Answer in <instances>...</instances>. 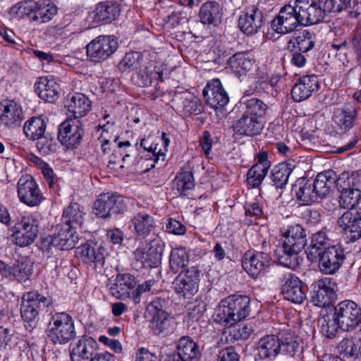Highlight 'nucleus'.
<instances>
[{
  "label": "nucleus",
  "instance_id": "nucleus-1",
  "mask_svg": "<svg viewBox=\"0 0 361 361\" xmlns=\"http://www.w3.org/2000/svg\"><path fill=\"white\" fill-rule=\"evenodd\" d=\"M250 303V299L246 295H230L219 302L214 314V320L224 326L235 324L249 315Z\"/></svg>",
  "mask_w": 361,
  "mask_h": 361
},
{
  "label": "nucleus",
  "instance_id": "nucleus-2",
  "mask_svg": "<svg viewBox=\"0 0 361 361\" xmlns=\"http://www.w3.org/2000/svg\"><path fill=\"white\" fill-rule=\"evenodd\" d=\"M47 336L54 345H65L76 336L73 317L65 312L53 314L48 323Z\"/></svg>",
  "mask_w": 361,
  "mask_h": 361
},
{
  "label": "nucleus",
  "instance_id": "nucleus-3",
  "mask_svg": "<svg viewBox=\"0 0 361 361\" xmlns=\"http://www.w3.org/2000/svg\"><path fill=\"white\" fill-rule=\"evenodd\" d=\"M336 188L340 193L339 204L345 209H353L361 200V183L357 173L343 172L336 179Z\"/></svg>",
  "mask_w": 361,
  "mask_h": 361
},
{
  "label": "nucleus",
  "instance_id": "nucleus-4",
  "mask_svg": "<svg viewBox=\"0 0 361 361\" xmlns=\"http://www.w3.org/2000/svg\"><path fill=\"white\" fill-rule=\"evenodd\" d=\"M127 210L125 198L117 193H102L94 203L93 212L101 218L123 214Z\"/></svg>",
  "mask_w": 361,
  "mask_h": 361
},
{
  "label": "nucleus",
  "instance_id": "nucleus-5",
  "mask_svg": "<svg viewBox=\"0 0 361 361\" xmlns=\"http://www.w3.org/2000/svg\"><path fill=\"white\" fill-rule=\"evenodd\" d=\"M145 243L135 250V259L144 268L157 267L161 264V240L156 237L146 239Z\"/></svg>",
  "mask_w": 361,
  "mask_h": 361
},
{
  "label": "nucleus",
  "instance_id": "nucleus-6",
  "mask_svg": "<svg viewBox=\"0 0 361 361\" xmlns=\"http://www.w3.org/2000/svg\"><path fill=\"white\" fill-rule=\"evenodd\" d=\"M295 4L302 26L319 23L327 13L321 0H295Z\"/></svg>",
  "mask_w": 361,
  "mask_h": 361
},
{
  "label": "nucleus",
  "instance_id": "nucleus-7",
  "mask_svg": "<svg viewBox=\"0 0 361 361\" xmlns=\"http://www.w3.org/2000/svg\"><path fill=\"white\" fill-rule=\"evenodd\" d=\"M334 313L344 331H351L361 323V308L352 300L339 302L334 307Z\"/></svg>",
  "mask_w": 361,
  "mask_h": 361
},
{
  "label": "nucleus",
  "instance_id": "nucleus-8",
  "mask_svg": "<svg viewBox=\"0 0 361 361\" xmlns=\"http://www.w3.org/2000/svg\"><path fill=\"white\" fill-rule=\"evenodd\" d=\"M118 49V42L114 36L101 35L92 39L87 46V56L95 63L107 59Z\"/></svg>",
  "mask_w": 361,
  "mask_h": 361
},
{
  "label": "nucleus",
  "instance_id": "nucleus-9",
  "mask_svg": "<svg viewBox=\"0 0 361 361\" xmlns=\"http://www.w3.org/2000/svg\"><path fill=\"white\" fill-rule=\"evenodd\" d=\"M295 4H286L281 8L278 15L271 20V27L277 33L285 35L294 31L301 25Z\"/></svg>",
  "mask_w": 361,
  "mask_h": 361
},
{
  "label": "nucleus",
  "instance_id": "nucleus-10",
  "mask_svg": "<svg viewBox=\"0 0 361 361\" xmlns=\"http://www.w3.org/2000/svg\"><path fill=\"white\" fill-rule=\"evenodd\" d=\"M85 130L78 119H66L59 126L58 140L67 149L78 147L84 135Z\"/></svg>",
  "mask_w": 361,
  "mask_h": 361
},
{
  "label": "nucleus",
  "instance_id": "nucleus-11",
  "mask_svg": "<svg viewBox=\"0 0 361 361\" xmlns=\"http://www.w3.org/2000/svg\"><path fill=\"white\" fill-rule=\"evenodd\" d=\"M51 303L47 298L37 292H28L23 295L20 305V314L25 322L34 321L39 313L44 311Z\"/></svg>",
  "mask_w": 361,
  "mask_h": 361
},
{
  "label": "nucleus",
  "instance_id": "nucleus-12",
  "mask_svg": "<svg viewBox=\"0 0 361 361\" xmlns=\"http://www.w3.org/2000/svg\"><path fill=\"white\" fill-rule=\"evenodd\" d=\"M317 258L320 271L325 274H334L341 267L345 259V255L341 245H335L324 248Z\"/></svg>",
  "mask_w": 361,
  "mask_h": 361
},
{
  "label": "nucleus",
  "instance_id": "nucleus-13",
  "mask_svg": "<svg viewBox=\"0 0 361 361\" xmlns=\"http://www.w3.org/2000/svg\"><path fill=\"white\" fill-rule=\"evenodd\" d=\"M200 271L192 266L179 274L173 282L176 293L183 298H190L198 290Z\"/></svg>",
  "mask_w": 361,
  "mask_h": 361
},
{
  "label": "nucleus",
  "instance_id": "nucleus-14",
  "mask_svg": "<svg viewBox=\"0 0 361 361\" xmlns=\"http://www.w3.org/2000/svg\"><path fill=\"white\" fill-rule=\"evenodd\" d=\"M67 224L56 225L54 233L45 238L43 243L45 246H53L59 250H69L73 248L78 242V236L75 230L70 228Z\"/></svg>",
  "mask_w": 361,
  "mask_h": 361
},
{
  "label": "nucleus",
  "instance_id": "nucleus-15",
  "mask_svg": "<svg viewBox=\"0 0 361 361\" xmlns=\"http://www.w3.org/2000/svg\"><path fill=\"white\" fill-rule=\"evenodd\" d=\"M271 259L269 255L267 252L249 250L244 255L242 266L250 276L257 278L263 275L269 269Z\"/></svg>",
  "mask_w": 361,
  "mask_h": 361
},
{
  "label": "nucleus",
  "instance_id": "nucleus-16",
  "mask_svg": "<svg viewBox=\"0 0 361 361\" xmlns=\"http://www.w3.org/2000/svg\"><path fill=\"white\" fill-rule=\"evenodd\" d=\"M18 196L21 202L30 207L39 205L43 196L34 178L28 174L23 176L18 181Z\"/></svg>",
  "mask_w": 361,
  "mask_h": 361
},
{
  "label": "nucleus",
  "instance_id": "nucleus-17",
  "mask_svg": "<svg viewBox=\"0 0 361 361\" xmlns=\"http://www.w3.org/2000/svg\"><path fill=\"white\" fill-rule=\"evenodd\" d=\"M39 232L37 221L30 216H24L13 228V235L18 245L27 246L36 239Z\"/></svg>",
  "mask_w": 361,
  "mask_h": 361
},
{
  "label": "nucleus",
  "instance_id": "nucleus-18",
  "mask_svg": "<svg viewBox=\"0 0 361 361\" xmlns=\"http://www.w3.org/2000/svg\"><path fill=\"white\" fill-rule=\"evenodd\" d=\"M281 281V293L286 300L300 304L306 299V291L302 282L294 274H285Z\"/></svg>",
  "mask_w": 361,
  "mask_h": 361
},
{
  "label": "nucleus",
  "instance_id": "nucleus-19",
  "mask_svg": "<svg viewBox=\"0 0 361 361\" xmlns=\"http://www.w3.org/2000/svg\"><path fill=\"white\" fill-rule=\"evenodd\" d=\"M336 296L329 279H319L312 283L311 299L314 305L321 307L329 306L334 301Z\"/></svg>",
  "mask_w": 361,
  "mask_h": 361
},
{
  "label": "nucleus",
  "instance_id": "nucleus-20",
  "mask_svg": "<svg viewBox=\"0 0 361 361\" xmlns=\"http://www.w3.org/2000/svg\"><path fill=\"white\" fill-rule=\"evenodd\" d=\"M337 224L344 231L348 243L361 239V212L347 211L338 218Z\"/></svg>",
  "mask_w": 361,
  "mask_h": 361
},
{
  "label": "nucleus",
  "instance_id": "nucleus-21",
  "mask_svg": "<svg viewBox=\"0 0 361 361\" xmlns=\"http://www.w3.org/2000/svg\"><path fill=\"white\" fill-rule=\"evenodd\" d=\"M264 24L262 11L255 5L245 8L238 19V27L246 35H254Z\"/></svg>",
  "mask_w": 361,
  "mask_h": 361
},
{
  "label": "nucleus",
  "instance_id": "nucleus-22",
  "mask_svg": "<svg viewBox=\"0 0 361 361\" xmlns=\"http://www.w3.org/2000/svg\"><path fill=\"white\" fill-rule=\"evenodd\" d=\"M202 94L207 104L214 109H221L229 102L228 94L218 79L209 82L204 88Z\"/></svg>",
  "mask_w": 361,
  "mask_h": 361
},
{
  "label": "nucleus",
  "instance_id": "nucleus-23",
  "mask_svg": "<svg viewBox=\"0 0 361 361\" xmlns=\"http://www.w3.org/2000/svg\"><path fill=\"white\" fill-rule=\"evenodd\" d=\"M319 82L315 75L300 77L292 88L291 94L294 101L301 102L308 99L313 92L318 91Z\"/></svg>",
  "mask_w": 361,
  "mask_h": 361
},
{
  "label": "nucleus",
  "instance_id": "nucleus-24",
  "mask_svg": "<svg viewBox=\"0 0 361 361\" xmlns=\"http://www.w3.org/2000/svg\"><path fill=\"white\" fill-rule=\"evenodd\" d=\"M281 231L283 238L282 243L286 245V247L301 252L306 246L307 233L301 225H290Z\"/></svg>",
  "mask_w": 361,
  "mask_h": 361
},
{
  "label": "nucleus",
  "instance_id": "nucleus-25",
  "mask_svg": "<svg viewBox=\"0 0 361 361\" xmlns=\"http://www.w3.org/2000/svg\"><path fill=\"white\" fill-rule=\"evenodd\" d=\"M93 13L95 21L103 24L111 23L120 16L121 8L115 1H102L97 4Z\"/></svg>",
  "mask_w": 361,
  "mask_h": 361
},
{
  "label": "nucleus",
  "instance_id": "nucleus-26",
  "mask_svg": "<svg viewBox=\"0 0 361 361\" xmlns=\"http://www.w3.org/2000/svg\"><path fill=\"white\" fill-rule=\"evenodd\" d=\"M97 341L92 337L82 336L71 353L72 361H92L94 359V353L97 350Z\"/></svg>",
  "mask_w": 361,
  "mask_h": 361
},
{
  "label": "nucleus",
  "instance_id": "nucleus-27",
  "mask_svg": "<svg viewBox=\"0 0 361 361\" xmlns=\"http://www.w3.org/2000/svg\"><path fill=\"white\" fill-rule=\"evenodd\" d=\"M234 131L240 135L255 136L259 135L264 128L262 121L245 113L233 125Z\"/></svg>",
  "mask_w": 361,
  "mask_h": 361
},
{
  "label": "nucleus",
  "instance_id": "nucleus-28",
  "mask_svg": "<svg viewBox=\"0 0 361 361\" xmlns=\"http://www.w3.org/2000/svg\"><path fill=\"white\" fill-rule=\"evenodd\" d=\"M132 223L138 237L145 239L148 237H157L155 234V221L154 218L145 212L135 214Z\"/></svg>",
  "mask_w": 361,
  "mask_h": 361
},
{
  "label": "nucleus",
  "instance_id": "nucleus-29",
  "mask_svg": "<svg viewBox=\"0 0 361 361\" xmlns=\"http://www.w3.org/2000/svg\"><path fill=\"white\" fill-rule=\"evenodd\" d=\"M293 190L297 200L303 205H310L318 199L313 183L305 178H298L293 187Z\"/></svg>",
  "mask_w": 361,
  "mask_h": 361
},
{
  "label": "nucleus",
  "instance_id": "nucleus-30",
  "mask_svg": "<svg viewBox=\"0 0 361 361\" xmlns=\"http://www.w3.org/2000/svg\"><path fill=\"white\" fill-rule=\"evenodd\" d=\"M279 334H270L260 338L257 343L258 356L262 360H273L280 353Z\"/></svg>",
  "mask_w": 361,
  "mask_h": 361
},
{
  "label": "nucleus",
  "instance_id": "nucleus-31",
  "mask_svg": "<svg viewBox=\"0 0 361 361\" xmlns=\"http://www.w3.org/2000/svg\"><path fill=\"white\" fill-rule=\"evenodd\" d=\"M176 353L182 361H199L201 356L199 346L188 336L179 338L176 345Z\"/></svg>",
  "mask_w": 361,
  "mask_h": 361
},
{
  "label": "nucleus",
  "instance_id": "nucleus-32",
  "mask_svg": "<svg viewBox=\"0 0 361 361\" xmlns=\"http://www.w3.org/2000/svg\"><path fill=\"white\" fill-rule=\"evenodd\" d=\"M295 168V164L293 160L283 161L274 166L270 175L273 185L276 188H285Z\"/></svg>",
  "mask_w": 361,
  "mask_h": 361
},
{
  "label": "nucleus",
  "instance_id": "nucleus-33",
  "mask_svg": "<svg viewBox=\"0 0 361 361\" xmlns=\"http://www.w3.org/2000/svg\"><path fill=\"white\" fill-rule=\"evenodd\" d=\"M199 16L203 24L216 27L221 23L223 10L217 2L207 1L202 5Z\"/></svg>",
  "mask_w": 361,
  "mask_h": 361
},
{
  "label": "nucleus",
  "instance_id": "nucleus-34",
  "mask_svg": "<svg viewBox=\"0 0 361 361\" xmlns=\"http://www.w3.org/2000/svg\"><path fill=\"white\" fill-rule=\"evenodd\" d=\"M254 63L255 61L248 52H237L228 61L231 69L238 78L245 75L252 68Z\"/></svg>",
  "mask_w": 361,
  "mask_h": 361
},
{
  "label": "nucleus",
  "instance_id": "nucleus-35",
  "mask_svg": "<svg viewBox=\"0 0 361 361\" xmlns=\"http://www.w3.org/2000/svg\"><path fill=\"white\" fill-rule=\"evenodd\" d=\"M35 87L39 97L47 102L54 103L59 97V85L53 79L39 78Z\"/></svg>",
  "mask_w": 361,
  "mask_h": 361
},
{
  "label": "nucleus",
  "instance_id": "nucleus-36",
  "mask_svg": "<svg viewBox=\"0 0 361 361\" xmlns=\"http://www.w3.org/2000/svg\"><path fill=\"white\" fill-rule=\"evenodd\" d=\"M73 119L85 116L91 109L92 103L89 98L82 93L73 94L66 105Z\"/></svg>",
  "mask_w": 361,
  "mask_h": 361
},
{
  "label": "nucleus",
  "instance_id": "nucleus-37",
  "mask_svg": "<svg viewBox=\"0 0 361 361\" xmlns=\"http://www.w3.org/2000/svg\"><path fill=\"white\" fill-rule=\"evenodd\" d=\"M336 348L340 355L352 361L361 357V338L360 337L344 338L338 343Z\"/></svg>",
  "mask_w": 361,
  "mask_h": 361
},
{
  "label": "nucleus",
  "instance_id": "nucleus-38",
  "mask_svg": "<svg viewBox=\"0 0 361 361\" xmlns=\"http://www.w3.org/2000/svg\"><path fill=\"white\" fill-rule=\"evenodd\" d=\"M175 319L169 313H161L159 316H153L150 320V328L157 336H166L173 332Z\"/></svg>",
  "mask_w": 361,
  "mask_h": 361
},
{
  "label": "nucleus",
  "instance_id": "nucleus-39",
  "mask_svg": "<svg viewBox=\"0 0 361 361\" xmlns=\"http://www.w3.org/2000/svg\"><path fill=\"white\" fill-rule=\"evenodd\" d=\"M334 175L333 171H326L319 173L312 182L318 198L326 197L330 193L333 185L336 184V179L333 176Z\"/></svg>",
  "mask_w": 361,
  "mask_h": 361
},
{
  "label": "nucleus",
  "instance_id": "nucleus-40",
  "mask_svg": "<svg viewBox=\"0 0 361 361\" xmlns=\"http://www.w3.org/2000/svg\"><path fill=\"white\" fill-rule=\"evenodd\" d=\"M280 353L289 357H293L299 350L297 337L290 329H285L279 332Z\"/></svg>",
  "mask_w": 361,
  "mask_h": 361
},
{
  "label": "nucleus",
  "instance_id": "nucleus-41",
  "mask_svg": "<svg viewBox=\"0 0 361 361\" xmlns=\"http://www.w3.org/2000/svg\"><path fill=\"white\" fill-rule=\"evenodd\" d=\"M85 213L81 206L76 202H71L63 210L62 215V224L71 226L70 228L75 230L80 227L84 221Z\"/></svg>",
  "mask_w": 361,
  "mask_h": 361
},
{
  "label": "nucleus",
  "instance_id": "nucleus-42",
  "mask_svg": "<svg viewBox=\"0 0 361 361\" xmlns=\"http://www.w3.org/2000/svg\"><path fill=\"white\" fill-rule=\"evenodd\" d=\"M329 238L324 231L314 233L311 237L310 244L305 250L307 259L314 262L329 243Z\"/></svg>",
  "mask_w": 361,
  "mask_h": 361
},
{
  "label": "nucleus",
  "instance_id": "nucleus-43",
  "mask_svg": "<svg viewBox=\"0 0 361 361\" xmlns=\"http://www.w3.org/2000/svg\"><path fill=\"white\" fill-rule=\"evenodd\" d=\"M46 128V122L42 116L32 117L25 123L23 132L28 139L37 140L44 135Z\"/></svg>",
  "mask_w": 361,
  "mask_h": 361
},
{
  "label": "nucleus",
  "instance_id": "nucleus-44",
  "mask_svg": "<svg viewBox=\"0 0 361 361\" xmlns=\"http://www.w3.org/2000/svg\"><path fill=\"white\" fill-rule=\"evenodd\" d=\"M57 11V7L52 3H47L44 1H36L32 21L39 23H47L56 15Z\"/></svg>",
  "mask_w": 361,
  "mask_h": 361
},
{
  "label": "nucleus",
  "instance_id": "nucleus-45",
  "mask_svg": "<svg viewBox=\"0 0 361 361\" xmlns=\"http://www.w3.org/2000/svg\"><path fill=\"white\" fill-rule=\"evenodd\" d=\"M106 250L102 246L92 247L90 244H83L77 249V254L83 257L87 262H92L102 266L104 263Z\"/></svg>",
  "mask_w": 361,
  "mask_h": 361
},
{
  "label": "nucleus",
  "instance_id": "nucleus-46",
  "mask_svg": "<svg viewBox=\"0 0 361 361\" xmlns=\"http://www.w3.org/2000/svg\"><path fill=\"white\" fill-rule=\"evenodd\" d=\"M242 105L244 106V113L252 116L255 117L259 121L265 116L268 106L261 99L257 98L242 99Z\"/></svg>",
  "mask_w": 361,
  "mask_h": 361
},
{
  "label": "nucleus",
  "instance_id": "nucleus-47",
  "mask_svg": "<svg viewBox=\"0 0 361 361\" xmlns=\"http://www.w3.org/2000/svg\"><path fill=\"white\" fill-rule=\"evenodd\" d=\"M300 252L289 249L282 243V245L275 250V256L279 263L288 268H295L298 265V255Z\"/></svg>",
  "mask_w": 361,
  "mask_h": 361
},
{
  "label": "nucleus",
  "instance_id": "nucleus-48",
  "mask_svg": "<svg viewBox=\"0 0 361 361\" xmlns=\"http://www.w3.org/2000/svg\"><path fill=\"white\" fill-rule=\"evenodd\" d=\"M357 116L355 108L343 109L339 114H335V122L342 133H346L354 126Z\"/></svg>",
  "mask_w": 361,
  "mask_h": 361
},
{
  "label": "nucleus",
  "instance_id": "nucleus-49",
  "mask_svg": "<svg viewBox=\"0 0 361 361\" xmlns=\"http://www.w3.org/2000/svg\"><path fill=\"white\" fill-rule=\"evenodd\" d=\"M180 99L182 100V108L185 114L198 115L203 111L202 102L194 94L185 92L180 95Z\"/></svg>",
  "mask_w": 361,
  "mask_h": 361
},
{
  "label": "nucleus",
  "instance_id": "nucleus-50",
  "mask_svg": "<svg viewBox=\"0 0 361 361\" xmlns=\"http://www.w3.org/2000/svg\"><path fill=\"white\" fill-rule=\"evenodd\" d=\"M189 262V254L183 247L173 248L169 259L171 269L177 273L180 269L185 267Z\"/></svg>",
  "mask_w": 361,
  "mask_h": 361
},
{
  "label": "nucleus",
  "instance_id": "nucleus-51",
  "mask_svg": "<svg viewBox=\"0 0 361 361\" xmlns=\"http://www.w3.org/2000/svg\"><path fill=\"white\" fill-rule=\"evenodd\" d=\"M336 320V315L326 314L319 320L321 332L326 337L332 338L336 336L338 329H341V324Z\"/></svg>",
  "mask_w": 361,
  "mask_h": 361
},
{
  "label": "nucleus",
  "instance_id": "nucleus-52",
  "mask_svg": "<svg viewBox=\"0 0 361 361\" xmlns=\"http://www.w3.org/2000/svg\"><path fill=\"white\" fill-rule=\"evenodd\" d=\"M173 189L183 195H186L188 191L195 187L193 174L191 171L179 173L173 180Z\"/></svg>",
  "mask_w": 361,
  "mask_h": 361
},
{
  "label": "nucleus",
  "instance_id": "nucleus-53",
  "mask_svg": "<svg viewBox=\"0 0 361 361\" xmlns=\"http://www.w3.org/2000/svg\"><path fill=\"white\" fill-rule=\"evenodd\" d=\"M36 1H24L13 5L9 10L10 15L13 18H29L32 21Z\"/></svg>",
  "mask_w": 361,
  "mask_h": 361
},
{
  "label": "nucleus",
  "instance_id": "nucleus-54",
  "mask_svg": "<svg viewBox=\"0 0 361 361\" xmlns=\"http://www.w3.org/2000/svg\"><path fill=\"white\" fill-rule=\"evenodd\" d=\"M115 288L121 296L128 294L129 291L136 286V280L130 274H118L115 279Z\"/></svg>",
  "mask_w": 361,
  "mask_h": 361
},
{
  "label": "nucleus",
  "instance_id": "nucleus-55",
  "mask_svg": "<svg viewBox=\"0 0 361 361\" xmlns=\"http://www.w3.org/2000/svg\"><path fill=\"white\" fill-rule=\"evenodd\" d=\"M294 49L307 53L314 46L312 34L307 30H303L298 34L295 38Z\"/></svg>",
  "mask_w": 361,
  "mask_h": 361
},
{
  "label": "nucleus",
  "instance_id": "nucleus-56",
  "mask_svg": "<svg viewBox=\"0 0 361 361\" xmlns=\"http://www.w3.org/2000/svg\"><path fill=\"white\" fill-rule=\"evenodd\" d=\"M259 165H253L247 173V183L252 188L259 187L269 170L262 168Z\"/></svg>",
  "mask_w": 361,
  "mask_h": 361
},
{
  "label": "nucleus",
  "instance_id": "nucleus-57",
  "mask_svg": "<svg viewBox=\"0 0 361 361\" xmlns=\"http://www.w3.org/2000/svg\"><path fill=\"white\" fill-rule=\"evenodd\" d=\"M228 326L230 328L229 336L231 337V340H245L252 332V327L247 324H233Z\"/></svg>",
  "mask_w": 361,
  "mask_h": 361
},
{
  "label": "nucleus",
  "instance_id": "nucleus-58",
  "mask_svg": "<svg viewBox=\"0 0 361 361\" xmlns=\"http://www.w3.org/2000/svg\"><path fill=\"white\" fill-rule=\"evenodd\" d=\"M142 61V56L140 52L132 51L126 54L121 65L132 70H138L141 68V61Z\"/></svg>",
  "mask_w": 361,
  "mask_h": 361
},
{
  "label": "nucleus",
  "instance_id": "nucleus-59",
  "mask_svg": "<svg viewBox=\"0 0 361 361\" xmlns=\"http://www.w3.org/2000/svg\"><path fill=\"white\" fill-rule=\"evenodd\" d=\"M351 0H325L323 1L324 10L327 13H340L350 7Z\"/></svg>",
  "mask_w": 361,
  "mask_h": 361
},
{
  "label": "nucleus",
  "instance_id": "nucleus-60",
  "mask_svg": "<svg viewBox=\"0 0 361 361\" xmlns=\"http://www.w3.org/2000/svg\"><path fill=\"white\" fill-rule=\"evenodd\" d=\"M130 142L129 141L126 142H118L116 144V147L118 150L114 149V152L112 154V157L115 158L122 157V161L127 165H133L134 161L131 160V156L126 150L123 149V147H130Z\"/></svg>",
  "mask_w": 361,
  "mask_h": 361
},
{
  "label": "nucleus",
  "instance_id": "nucleus-61",
  "mask_svg": "<svg viewBox=\"0 0 361 361\" xmlns=\"http://www.w3.org/2000/svg\"><path fill=\"white\" fill-rule=\"evenodd\" d=\"M38 140L37 146L39 150L43 154H48L57 150L58 145L52 137L43 135L42 138Z\"/></svg>",
  "mask_w": 361,
  "mask_h": 361
},
{
  "label": "nucleus",
  "instance_id": "nucleus-62",
  "mask_svg": "<svg viewBox=\"0 0 361 361\" xmlns=\"http://www.w3.org/2000/svg\"><path fill=\"white\" fill-rule=\"evenodd\" d=\"M32 266L29 262H22L15 269L14 276L18 281H25L32 275Z\"/></svg>",
  "mask_w": 361,
  "mask_h": 361
},
{
  "label": "nucleus",
  "instance_id": "nucleus-63",
  "mask_svg": "<svg viewBox=\"0 0 361 361\" xmlns=\"http://www.w3.org/2000/svg\"><path fill=\"white\" fill-rule=\"evenodd\" d=\"M165 300L157 298L152 301L147 306V310L149 314L153 316H159L161 313L167 314L168 312L164 310L165 307Z\"/></svg>",
  "mask_w": 361,
  "mask_h": 361
},
{
  "label": "nucleus",
  "instance_id": "nucleus-64",
  "mask_svg": "<svg viewBox=\"0 0 361 361\" xmlns=\"http://www.w3.org/2000/svg\"><path fill=\"white\" fill-rule=\"evenodd\" d=\"M219 361H239V355L233 347L221 349L218 354Z\"/></svg>",
  "mask_w": 361,
  "mask_h": 361
}]
</instances>
